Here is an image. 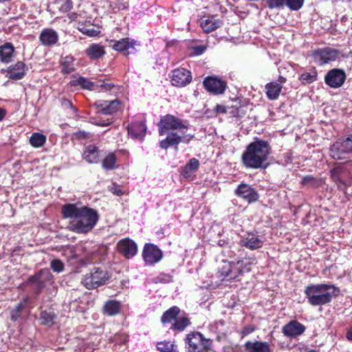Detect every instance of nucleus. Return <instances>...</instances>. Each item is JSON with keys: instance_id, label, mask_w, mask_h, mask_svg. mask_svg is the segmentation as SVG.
Listing matches in <instances>:
<instances>
[{"instance_id": "1", "label": "nucleus", "mask_w": 352, "mask_h": 352, "mask_svg": "<svg viewBox=\"0 0 352 352\" xmlns=\"http://www.w3.org/2000/svg\"><path fill=\"white\" fill-rule=\"evenodd\" d=\"M158 126L160 135H166V138L160 142V148L164 150L170 146L177 148L179 144H188L194 138L192 134H186L188 126L184 121L170 114L162 117Z\"/></svg>"}, {"instance_id": "2", "label": "nucleus", "mask_w": 352, "mask_h": 352, "mask_svg": "<svg viewBox=\"0 0 352 352\" xmlns=\"http://www.w3.org/2000/svg\"><path fill=\"white\" fill-rule=\"evenodd\" d=\"M62 214L69 219L70 230L77 234H87L96 225L99 216L95 209L76 204H67L62 207Z\"/></svg>"}, {"instance_id": "3", "label": "nucleus", "mask_w": 352, "mask_h": 352, "mask_svg": "<svg viewBox=\"0 0 352 352\" xmlns=\"http://www.w3.org/2000/svg\"><path fill=\"white\" fill-rule=\"evenodd\" d=\"M271 150L268 141L255 138L243 151L242 163L248 168L265 169L269 165L267 160Z\"/></svg>"}, {"instance_id": "4", "label": "nucleus", "mask_w": 352, "mask_h": 352, "mask_svg": "<svg viewBox=\"0 0 352 352\" xmlns=\"http://www.w3.org/2000/svg\"><path fill=\"white\" fill-rule=\"evenodd\" d=\"M338 287L331 284H310L305 287V294L308 302L314 307L322 306L331 302L336 292H339Z\"/></svg>"}, {"instance_id": "5", "label": "nucleus", "mask_w": 352, "mask_h": 352, "mask_svg": "<svg viewBox=\"0 0 352 352\" xmlns=\"http://www.w3.org/2000/svg\"><path fill=\"white\" fill-rule=\"evenodd\" d=\"M186 343L188 352H206L211 349L212 340L195 331L186 335Z\"/></svg>"}, {"instance_id": "6", "label": "nucleus", "mask_w": 352, "mask_h": 352, "mask_svg": "<svg viewBox=\"0 0 352 352\" xmlns=\"http://www.w3.org/2000/svg\"><path fill=\"white\" fill-rule=\"evenodd\" d=\"M352 154V134L338 139L329 148V155L334 160H344Z\"/></svg>"}, {"instance_id": "7", "label": "nucleus", "mask_w": 352, "mask_h": 352, "mask_svg": "<svg viewBox=\"0 0 352 352\" xmlns=\"http://www.w3.org/2000/svg\"><path fill=\"white\" fill-rule=\"evenodd\" d=\"M109 278V275L106 270L94 267L85 276L82 284L87 289H93L105 285Z\"/></svg>"}, {"instance_id": "8", "label": "nucleus", "mask_w": 352, "mask_h": 352, "mask_svg": "<svg viewBox=\"0 0 352 352\" xmlns=\"http://www.w3.org/2000/svg\"><path fill=\"white\" fill-rule=\"evenodd\" d=\"M142 255L147 266H153L158 263L164 256L162 250L157 245L151 243L144 244Z\"/></svg>"}, {"instance_id": "9", "label": "nucleus", "mask_w": 352, "mask_h": 352, "mask_svg": "<svg viewBox=\"0 0 352 352\" xmlns=\"http://www.w3.org/2000/svg\"><path fill=\"white\" fill-rule=\"evenodd\" d=\"M53 283V276L50 270L43 269L38 274L29 278V283L36 293H39L47 285Z\"/></svg>"}, {"instance_id": "10", "label": "nucleus", "mask_w": 352, "mask_h": 352, "mask_svg": "<svg viewBox=\"0 0 352 352\" xmlns=\"http://www.w3.org/2000/svg\"><path fill=\"white\" fill-rule=\"evenodd\" d=\"M339 51L331 47L318 49L313 52L314 62L318 65H323L336 60L339 55Z\"/></svg>"}, {"instance_id": "11", "label": "nucleus", "mask_w": 352, "mask_h": 352, "mask_svg": "<svg viewBox=\"0 0 352 352\" xmlns=\"http://www.w3.org/2000/svg\"><path fill=\"white\" fill-rule=\"evenodd\" d=\"M346 78V74L344 69L333 68L327 72L324 76V82L331 88L337 89L341 87Z\"/></svg>"}, {"instance_id": "12", "label": "nucleus", "mask_w": 352, "mask_h": 352, "mask_svg": "<svg viewBox=\"0 0 352 352\" xmlns=\"http://www.w3.org/2000/svg\"><path fill=\"white\" fill-rule=\"evenodd\" d=\"M203 84L204 88L214 95L223 94L227 88L226 81L217 76L206 77Z\"/></svg>"}, {"instance_id": "13", "label": "nucleus", "mask_w": 352, "mask_h": 352, "mask_svg": "<svg viewBox=\"0 0 352 352\" xmlns=\"http://www.w3.org/2000/svg\"><path fill=\"white\" fill-rule=\"evenodd\" d=\"M117 250L126 258L129 259L136 255L138 246L134 241L129 238H125L118 242Z\"/></svg>"}, {"instance_id": "14", "label": "nucleus", "mask_w": 352, "mask_h": 352, "mask_svg": "<svg viewBox=\"0 0 352 352\" xmlns=\"http://www.w3.org/2000/svg\"><path fill=\"white\" fill-rule=\"evenodd\" d=\"M192 80L190 72L184 68H177L172 72L171 83L173 86L184 87Z\"/></svg>"}, {"instance_id": "15", "label": "nucleus", "mask_w": 352, "mask_h": 352, "mask_svg": "<svg viewBox=\"0 0 352 352\" xmlns=\"http://www.w3.org/2000/svg\"><path fill=\"white\" fill-rule=\"evenodd\" d=\"M234 192L237 197L243 199L248 203L255 202L258 199L257 191L248 184L241 183Z\"/></svg>"}, {"instance_id": "16", "label": "nucleus", "mask_w": 352, "mask_h": 352, "mask_svg": "<svg viewBox=\"0 0 352 352\" xmlns=\"http://www.w3.org/2000/svg\"><path fill=\"white\" fill-rule=\"evenodd\" d=\"M135 45H139L138 42L129 38L115 41L112 46L116 51L122 52L125 56L135 54L137 52Z\"/></svg>"}, {"instance_id": "17", "label": "nucleus", "mask_w": 352, "mask_h": 352, "mask_svg": "<svg viewBox=\"0 0 352 352\" xmlns=\"http://www.w3.org/2000/svg\"><path fill=\"white\" fill-rule=\"evenodd\" d=\"M306 327L296 320H292L285 324L282 328V333L287 338H297L302 335Z\"/></svg>"}, {"instance_id": "18", "label": "nucleus", "mask_w": 352, "mask_h": 352, "mask_svg": "<svg viewBox=\"0 0 352 352\" xmlns=\"http://www.w3.org/2000/svg\"><path fill=\"white\" fill-rule=\"evenodd\" d=\"M127 129L130 137L140 142L144 140L147 129L145 120H143L133 121Z\"/></svg>"}, {"instance_id": "19", "label": "nucleus", "mask_w": 352, "mask_h": 352, "mask_svg": "<svg viewBox=\"0 0 352 352\" xmlns=\"http://www.w3.org/2000/svg\"><path fill=\"white\" fill-rule=\"evenodd\" d=\"M264 241L262 237L256 233L249 232L243 236L239 241L242 247H245L251 250L259 249L263 247Z\"/></svg>"}, {"instance_id": "20", "label": "nucleus", "mask_w": 352, "mask_h": 352, "mask_svg": "<svg viewBox=\"0 0 352 352\" xmlns=\"http://www.w3.org/2000/svg\"><path fill=\"white\" fill-rule=\"evenodd\" d=\"M234 261L222 259L221 265L218 268V276L223 279L232 280L236 278V271Z\"/></svg>"}, {"instance_id": "21", "label": "nucleus", "mask_w": 352, "mask_h": 352, "mask_svg": "<svg viewBox=\"0 0 352 352\" xmlns=\"http://www.w3.org/2000/svg\"><path fill=\"white\" fill-rule=\"evenodd\" d=\"M98 111L104 115H112L121 109L122 103L120 100L100 101L97 103Z\"/></svg>"}, {"instance_id": "22", "label": "nucleus", "mask_w": 352, "mask_h": 352, "mask_svg": "<svg viewBox=\"0 0 352 352\" xmlns=\"http://www.w3.org/2000/svg\"><path fill=\"white\" fill-rule=\"evenodd\" d=\"M58 34L52 28L43 29L39 35L41 43L45 47H51L58 41Z\"/></svg>"}, {"instance_id": "23", "label": "nucleus", "mask_w": 352, "mask_h": 352, "mask_svg": "<svg viewBox=\"0 0 352 352\" xmlns=\"http://www.w3.org/2000/svg\"><path fill=\"white\" fill-rule=\"evenodd\" d=\"M246 352H273L270 344L263 341H248L244 344Z\"/></svg>"}, {"instance_id": "24", "label": "nucleus", "mask_w": 352, "mask_h": 352, "mask_svg": "<svg viewBox=\"0 0 352 352\" xmlns=\"http://www.w3.org/2000/svg\"><path fill=\"white\" fill-rule=\"evenodd\" d=\"M254 258H245L243 254L242 258H239L236 261H234L236 278L241 274L250 272L251 265L254 263Z\"/></svg>"}, {"instance_id": "25", "label": "nucleus", "mask_w": 352, "mask_h": 352, "mask_svg": "<svg viewBox=\"0 0 352 352\" xmlns=\"http://www.w3.org/2000/svg\"><path fill=\"white\" fill-rule=\"evenodd\" d=\"M243 252V250L233 245L224 247L221 253L226 257L225 259L228 260V258H230L231 261H236L238 259L242 258Z\"/></svg>"}, {"instance_id": "26", "label": "nucleus", "mask_w": 352, "mask_h": 352, "mask_svg": "<svg viewBox=\"0 0 352 352\" xmlns=\"http://www.w3.org/2000/svg\"><path fill=\"white\" fill-rule=\"evenodd\" d=\"M85 54L90 59L97 60L105 54V50L102 45L93 43L85 50Z\"/></svg>"}, {"instance_id": "27", "label": "nucleus", "mask_w": 352, "mask_h": 352, "mask_svg": "<svg viewBox=\"0 0 352 352\" xmlns=\"http://www.w3.org/2000/svg\"><path fill=\"white\" fill-rule=\"evenodd\" d=\"M100 151L95 145L90 144L86 146L83 152V158L89 163H98L99 162Z\"/></svg>"}, {"instance_id": "28", "label": "nucleus", "mask_w": 352, "mask_h": 352, "mask_svg": "<svg viewBox=\"0 0 352 352\" xmlns=\"http://www.w3.org/2000/svg\"><path fill=\"white\" fill-rule=\"evenodd\" d=\"M14 52V47L11 43H6L0 45V61L8 63L12 60Z\"/></svg>"}, {"instance_id": "29", "label": "nucleus", "mask_w": 352, "mask_h": 352, "mask_svg": "<svg viewBox=\"0 0 352 352\" xmlns=\"http://www.w3.org/2000/svg\"><path fill=\"white\" fill-rule=\"evenodd\" d=\"M282 85L277 82H271L265 85L266 94L270 100H276L278 98L282 89Z\"/></svg>"}, {"instance_id": "30", "label": "nucleus", "mask_w": 352, "mask_h": 352, "mask_svg": "<svg viewBox=\"0 0 352 352\" xmlns=\"http://www.w3.org/2000/svg\"><path fill=\"white\" fill-rule=\"evenodd\" d=\"M74 60V58L72 56H66L60 59L61 72L63 74H70L75 70Z\"/></svg>"}, {"instance_id": "31", "label": "nucleus", "mask_w": 352, "mask_h": 352, "mask_svg": "<svg viewBox=\"0 0 352 352\" xmlns=\"http://www.w3.org/2000/svg\"><path fill=\"white\" fill-rule=\"evenodd\" d=\"M116 162L117 157L115 153L109 152L105 154L102 160V167L105 170H114L118 167Z\"/></svg>"}, {"instance_id": "32", "label": "nucleus", "mask_w": 352, "mask_h": 352, "mask_svg": "<svg viewBox=\"0 0 352 352\" xmlns=\"http://www.w3.org/2000/svg\"><path fill=\"white\" fill-rule=\"evenodd\" d=\"M221 21L214 18L205 19L201 22V27L203 30L208 33L215 30L218 28L221 27Z\"/></svg>"}, {"instance_id": "33", "label": "nucleus", "mask_w": 352, "mask_h": 352, "mask_svg": "<svg viewBox=\"0 0 352 352\" xmlns=\"http://www.w3.org/2000/svg\"><path fill=\"white\" fill-rule=\"evenodd\" d=\"M22 62H17L15 65H10L8 69L7 77L12 80L22 78Z\"/></svg>"}, {"instance_id": "34", "label": "nucleus", "mask_w": 352, "mask_h": 352, "mask_svg": "<svg viewBox=\"0 0 352 352\" xmlns=\"http://www.w3.org/2000/svg\"><path fill=\"white\" fill-rule=\"evenodd\" d=\"M179 308L173 306L166 311L161 318L162 322L165 324L167 323H170L172 321H175L177 316L179 313Z\"/></svg>"}, {"instance_id": "35", "label": "nucleus", "mask_w": 352, "mask_h": 352, "mask_svg": "<svg viewBox=\"0 0 352 352\" xmlns=\"http://www.w3.org/2000/svg\"><path fill=\"white\" fill-rule=\"evenodd\" d=\"M299 80L304 85L311 84L318 80V72L315 67H313L309 72H303L299 77Z\"/></svg>"}, {"instance_id": "36", "label": "nucleus", "mask_w": 352, "mask_h": 352, "mask_svg": "<svg viewBox=\"0 0 352 352\" xmlns=\"http://www.w3.org/2000/svg\"><path fill=\"white\" fill-rule=\"evenodd\" d=\"M104 311L108 316H114L120 312V303L118 301L111 300L104 305Z\"/></svg>"}, {"instance_id": "37", "label": "nucleus", "mask_w": 352, "mask_h": 352, "mask_svg": "<svg viewBox=\"0 0 352 352\" xmlns=\"http://www.w3.org/2000/svg\"><path fill=\"white\" fill-rule=\"evenodd\" d=\"M72 86H80L82 89H89V90H94L95 89V84L94 82L90 81L88 78L85 77H79L76 80H73L70 82Z\"/></svg>"}, {"instance_id": "38", "label": "nucleus", "mask_w": 352, "mask_h": 352, "mask_svg": "<svg viewBox=\"0 0 352 352\" xmlns=\"http://www.w3.org/2000/svg\"><path fill=\"white\" fill-rule=\"evenodd\" d=\"M199 166V162L196 158H191L182 170V174L185 177H189L192 172L196 171Z\"/></svg>"}, {"instance_id": "39", "label": "nucleus", "mask_w": 352, "mask_h": 352, "mask_svg": "<svg viewBox=\"0 0 352 352\" xmlns=\"http://www.w3.org/2000/svg\"><path fill=\"white\" fill-rule=\"evenodd\" d=\"M341 169L340 168H334L331 170V177L336 183L340 190H345L346 185L340 176Z\"/></svg>"}, {"instance_id": "40", "label": "nucleus", "mask_w": 352, "mask_h": 352, "mask_svg": "<svg viewBox=\"0 0 352 352\" xmlns=\"http://www.w3.org/2000/svg\"><path fill=\"white\" fill-rule=\"evenodd\" d=\"M29 142L32 146L40 148L45 143L46 137L40 133H33L30 138Z\"/></svg>"}, {"instance_id": "41", "label": "nucleus", "mask_w": 352, "mask_h": 352, "mask_svg": "<svg viewBox=\"0 0 352 352\" xmlns=\"http://www.w3.org/2000/svg\"><path fill=\"white\" fill-rule=\"evenodd\" d=\"M157 349L160 352H179L177 346L170 342H158Z\"/></svg>"}, {"instance_id": "42", "label": "nucleus", "mask_w": 352, "mask_h": 352, "mask_svg": "<svg viewBox=\"0 0 352 352\" xmlns=\"http://www.w3.org/2000/svg\"><path fill=\"white\" fill-rule=\"evenodd\" d=\"M189 324H190L189 320L187 318L182 317V318H179L175 320V322L173 324V328L174 329L182 331L186 327H187Z\"/></svg>"}, {"instance_id": "43", "label": "nucleus", "mask_w": 352, "mask_h": 352, "mask_svg": "<svg viewBox=\"0 0 352 352\" xmlns=\"http://www.w3.org/2000/svg\"><path fill=\"white\" fill-rule=\"evenodd\" d=\"M22 316V302H18L16 306L10 311V319L16 322Z\"/></svg>"}, {"instance_id": "44", "label": "nucleus", "mask_w": 352, "mask_h": 352, "mask_svg": "<svg viewBox=\"0 0 352 352\" xmlns=\"http://www.w3.org/2000/svg\"><path fill=\"white\" fill-rule=\"evenodd\" d=\"M304 1L305 0H285V5L291 10L297 11L302 7Z\"/></svg>"}, {"instance_id": "45", "label": "nucleus", "mask_w": 352, "mask_h": 352, "mask_svg": "<svg viewBox=\"0 0 352 352\" xmlns=\"http://www.w3.org/2000/svg\"><path fill=\"white\" fill-rule=\"evenodd\" d=\"M54 314L51 312L47 311H42L41 314V324L45 325L52 324L54 323Z\"/></svg>"}, {"instance_id": "46", "label": "nucleus", "mask_w": 352, "mask_h": 352, "mask_svg": "<svg viewBox=\"0 0 352 352\" xmlns=\"http://www.w3.org/2000/svg\"><path fill=\"white\" fill-rule=\"evenodd\" d=\"M215 110L218 113H224L228 112V109L224 105L217 104L215 107ZM240 108H236L235 110H232L228 111L230 113H232L233 116L239 117L240 116Z\"/></svg>"}, {"instance_id": "47", "label": "nucleus", "mask_w": 352, "mask_h": 352, "mask_svg": "<svg viewBox=\"0 0 352 352\" xmlns=\"http://www.w3.org/2000/svg\"><path fill=\"white\" fill-rule=\"evenodd\" d=\"M50 267L56 273H60L64 270V264L60 259H53L50 262Z\"/></svg>"}, {"instance_id": "48", "label": "nucleus", "mask_w": 352, "mask_h": 352, "mask_svg": "<svg viewBox=\"0 0 352 352\" xmlns=\"http://www.w3.org/2000/svg\"><path fill=\"white\" fill-rule=\"evenodd\" d=\"M267 7L271 9L280 8L285 5V0H267Z\"/></svg>"}, {"instance_id": "49", "label": "nucleus", "mask_w": 352, "mask_h": 352, "mask_svg": "<svg viewBox=\"0 0 352 352\" xmlns=\"http://www.w3.org/2000/svg\"><path fill=\"white\" fill-rule=\"evenodd\" d=\"M109 191L117 196H121L124 194L121 186L117 184L113 183L111 185L108 187Z\"/></svg>"}, {"instance_id": "50", "label": "nucleus", "mask_w": 352, "mask_h": 352, "mask_svg": "<svg viewBox=\"0 0 352 352\" xmlns=\"http://www.w3.org/2000/svg\"><path fill=\"white\" fill-rule=\"evenodd\" d=\"M207 49L205 45H196L191 47L193 55L200 56L203 54Z\"/></svg>"}, {"instance_id": "51", "label": "nucleus", "mask_w": 352, "mask_h": 352, "mask_svg": "<svg viewBox=\"0 0 352 352\" xmlns=\"http://www.w3.org/2000/svg\"><path fill=\"white\" fill-rule=\"evenodd\" d=\"M80 30L81 31L82 33H83L84 34H86L89 36H96L99 33V31H98L94 28H83L80 29Z\"/></svg>"}, {"instance_id": "52", "label": "nucleus", "mask_w": 352, "mask_h": 352, "mask_svg": "<svg viewBox=\"0 0 352 352\" xmlns=\"http://www.w3.org/2000/svg\"><path fill=\"white\" fill-rule=\"evenodd\" d=\"M255 330V327L252 325H248L245 327L243 330L241 331V335L243 337L246 336L252 332H254Z\"/></svg>"}, {"instance_id": "53", "label": "nucleus", "mask_w": 352, "mask_h": 352, "mask_svg": "<svg viewBox=\"0 0 352 352\" xmlns=\"http://www.w3.org/2000/svg\"><path fill=\"white\" fill-rule=\"evenodd\" d=\"M62 106L65 109H71L74 113L77 111L76 109L73 106L72 102L67 99H63Z\"/></svg>"}, {"instance_id": "54", "label": "nucleus", "mask_w": 352, "mask_h": 352, "mask_svg": "<svg viewBox=\"0 0 352 352\" xmlns=\"http://www.w3.org/2000/svg\"><path fill=\"white\" fill-rule=\"evenodd\" d=\"M315 182V179L311 175H307L305 176L301 181V184L302 185H309L313 184V183Z\"/></svg>"}, {"instance_id": "55", "label": "nucleus", "mask_w": 352, "mask_h": 352, "mask_svg": "<svg viewBox=\"0 0 352 352\" xmlns=\"http://www.w3.org/2000/svg\"><path fill=\"white\" fill-rule=\"evenodd\" d=\"M73 8V3L72 0H66L65 3L62 5L61 8L65 12H68L71 10Z\"/></svg>"}, {"instance_id": "56", "label": "nucleus", "mask_w": 352, "mask_h": 352, "mask_svg": "<svg viewBox=\"0 0 352 352\" xmlns=\"http://www.w3.org/2000/svg\"><path fill=\"white\" fill-rule=\"evenodd\" d=\"M88 133L85 131H78L75 133V135L79 139H85L88 137Z\"/></svg>"}, {"instance_id": "57", "label": "nucleus", "mask_w": 352, "mask_h": 352, "mask_svg": "<svg viewBox=\"0 0 352 352\" xmlns=\"http://www.w3.org/2000/svg\"><path fill=\"white\" fill-rule=\"evenodd\" d=\"M6 115H7V111L3 108L0 107V122L2 121L5 118Z\"/></svg>"}, {"instance_id": "58", "label": "nucleus", "mask_w": 352, "mask_h": 352, "mask_svg": "<svg viewBox=\"0 0 352 352\" xmlns=\"http://www.w3.org/2000/svg\"><path fill=\"white\" fill-rule=\"evenodd\" d=\"M111 122H106L102 120H98L96 122V124L100 126H107L110 124Z\"/></svg>"}, {"instance_id": "59", "label": "nucleus", "mask_w": 352, "mask_h": 352, "mask_svg": "<svg viewBox=\"0 0 352 352\" xmlns=\"http://www.w3.org/2000/svg\"><path fill=\"white\" fill-rule=\"evenodd\" d=\"M346 337L347 340L352 341V327L347 331Z\"/></svg>"}, {"instance_id": "60", "label": "nucleus", "mask_w": 352, "mask_h": 352, "mask_svg": "<svg viewBox=\"0 0 352 352\" xmlns=\"http://www.w3.org/2000/svg\"><path fill=\"white\" fill-rule=\"evenodd\" d=\"M100 87H104L107 90H110L111 89V87H113V85H111V84L102 83L100 85Z\"/></svg>"}, {"instance_id": "61", "label": "nucleus", "mask_w": 352, "mask_h": 352, "mask_svg": "<svg viewBox=\"0 0 352 352\" xmlns=\"http://www.w3.org/2000/svg\"><path fill=\"white\" fill-rule=\"evenodd\" d=\"M286 81V79L285 78H284L283 76H280L278 79V83H280V85H282L283 83H285Z\"/></svg>"}, {"instance_id": "62", "label": "nucleus", "mask_w": 352, "mask_h": 352, "mask_svg": "<svg viewBox=\"0 0 352 352\" xmlns=\"http://www.w3.org/2000/svg\"><path fill=\"white\" fill-rule=\"evenodd\" d=\"M306 352H318L316 350L314 349H308Z\"/></svg>"}, {"instance_id": "63", "label": "nucleus", "mask_w": 352, "mask_h": 352, "mask_svg": "<svg viewBox=\"0 0 352 352\" xmlns=\"http://www.w3.org/2000/svg\"><path fill=\"white\" fill-rule=\"evenodd\" d=\"M23 71H24L25 70V64H23Z\"/></svg>"}, {"instance_id": "64", "label": "nucleus", "mask_w": 352, "mask_h": 352, "mask_svg": "<svg viewBox=\"0 0 352 352\" xmlns=\"http://www.w3.org/2000/svg\"><path fill=\"white\" fill-rule=\"evenodd\" d=\"M26 301V300L23 298V303Z\"/></svg>"}]
</instances>
